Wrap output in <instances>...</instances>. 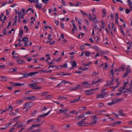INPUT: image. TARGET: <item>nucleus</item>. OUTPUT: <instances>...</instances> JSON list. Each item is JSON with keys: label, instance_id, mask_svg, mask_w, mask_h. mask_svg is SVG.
<instances>
[{"label": "nucleus", "instance_id": "nucleus-1", "mask_svg": "<svg viewBox=\"0 0 132 132\" xmlns=\"http://www.w3.org/2000/svg\"><path fill=\"white\" fill-rule=\"evenodd\" d=\"M67 84H69L70 85H72L73 84L72 83L68 81L65 80H62L59 83L57 84L56 87H60V86H61L62 84L65 85Z\"/></svg>", "mask_w": 132, "mask_h": 132}, {"label": "nucleus", "instance_id": "nucleus-2", "mask_svg": "<svg viewBox=\"0 0 132 132\" xmlns=\"http://www.w3.org/2000/svg\"><path fill=\"white\" fill-rule=\"evenodd\" d=\"M8 110L9 111V114L10 116H14L16 115V114L13 112L14 110L13 109L12 106L10 105L9 106Z\"/></svg>", "mask_w": 132, "mask_h": 132}, {"label": "nucleus", "instance_id": "nucleus-3", "mask_svg": "<svg viewBox=\"0 0 132 132\" xmlns=\"http://www.w3.org/2000/svg\"><path fill=\"white\" fill-rule=\"evenodd\" d=\"M125 92H127L129 94L132 93V81H131L129 84V87L125 91H124L123 93H124Z\"/></svg>", "mask_w": 132, "mask_h": 132}, {"label": "nucleus", "instance_id": "nucleus-4", "mask_svg": "<svg viewBox=\"0 0 132 132\" xmlns=\"http://www.w3.org/2000/svg\"><path fill=\"white\" fill-rule=\"evenodd\" d=\"M37 72H31L28 73L23 74V77L27 78L29 77H33L34 75L38 73Z\"/></svg>", "mask_w": 132, "mask_h": 132}, {"label": "nucleus", "instance_id": "nucleus-5", "mask_svg": "<svg viewBox=\"0 0 132 132\" xmlns=\"http://www.w3.org/2000/svg\"><path fill=\"white\" fill-rule=\"evenodd\" d=\"M121 99L120 98L118 99L117 100L116 99H114L112 100L111 102L109 103L108 104L109 105H112L114 104L119 102L121 101Z\"/></svg>", "mask_w": 132, "mask_h": 132}, {"label": "nucleus", "instance_id": "nucleus-6", "mask_svg": "<svg viewBox=\"0 0 132 132\" xmlns=\"http://www.w3.org/2000/svg\"><path fill=\"white\" fill-rule=\"evenodd\" d=\"M125 67H121V69L123 71H126V72H128L129 73L131 72V70L130 67H126V68H125Z\"/></svg>", "mask_w": 132, "mask_h": 132}, {"label": "nucleus", "instance_id": "nucleus-7", "mask_svg": "<svg viewBox=\"0 0 132 132\" xmlns=\"http://www.w3.org/2000/svg\"><path fill=\"white\" fill-rule=\"evenodd\" d=\"M77 124L80 126H87L88 125V123H87L84 122L81 120V121L78 122L77 123Z\"/></svg>", "mask_w": 132, "mask_h": 132}, {"label": "nucleus", "instance_id": "nucleus-8", "mask_svg": "<svg viewBox=\"0 0 132 132\" xmlns=\"http://www.w3.org/2000/svg\"><path fill=\"white\" fill-rule=\"evenodd\" d=\"M68 111V109H66L64 110L63 108H61L57 112L58 113H62L63 114H64L67 112Z\"/></svg>", "mask_w": 132, "mask_h": 132}, {"label": "nucleus", "instance_id": "nucleus-9", "mask_svg": "<svg viewBox=\"0 0 132 132\" xmlns=\"http://www.w3.org/2000/svg\"><path fill=\"white\" fill-rule=\"evenodd\" d=\"M33 105V103L31 102L26 103L24 105V109L29 108L32 107Z\"/></svg>", "mask_w": 132, "mask_h": 132}, {"label": "nucleus", "instance_id": "nucleus-10", "mask_svg": "<svg viewBox=\"0 0 132 132\" xmlns=\"http://www.w3.org/2000/svg\"><path fill=\"white\" fill-rule=\"evenodd\" d=\"M113 80L112 79L111 80H107L106 81L107 84L105 85V86L106 87L109 86L111 85H113Z\"/></svg>", "mask_w": 132, "mask_h": 132}, {"label": "nucleus", "instance_id": "nucleus-11", "mask_svg": "<svg viewBox=\"0 0 132 132\" xmlns=\"http://www.w3.org/2000/svg\"><path fill=\"white\" fill-rule=\"evenodd\" d=\"M129 82L128 81H127L126 82H124V84L123 85V87L120 88L119 89V90H123L126 89V85Z\"/></svg>", "mask_w": 132, "mask_h": 132}, {"label": "nucleus", "instance_id": "nucleus-12", "mask_svg": "<svg viewBox=\"0 0 132 132\" xmlns=\"http://www.w3.org/2000/svg\"><path fill=\"white\" fill-rule=\"evenodd\" d=\"M92 118L93 119V122H92L90 124L92 125H93L96 123L97 119L96 118V116H94L92 117Z\"/></svg>", "mask_w": 132, "mask_h": 132}, {"label": "nucleus", "instance_id": "nucleus-13", "mask_svg": "<svg viewBox=\"0 0 132 132\" xmlns=\"http://www.w3.org/2000/svg\"><path fill=\"white\" fill-rule=\"evenodd\" d=\"M106 111L105 110L101 111H99V114H100L103 115L105 116H110L108 114H106Z\"/></svg>", "mask_w": 132, "mask_h": 132}, {"label": "nucleus", "instance_id": "nucleus-14", "mask_svg": "<svg viewBox=\"0 0 132 132\" xmlns=\"http://www.w3.org/2000/svg\"><path fill=\"white\" fill-rule=\"evenodd\" d=\"M85 94L87 95H90L93 94L94 92H92L91 89L84 91Z\"/></svg>", "mask_w": 132, "mask_h": 132}, {"label": "nucleus", "instance_id": "nucleus-15", "mask_svg": "<svg viewBox=\"0 0 132 132\" xmlns=\"http://www.w3.org/2000/svg\"><path fill=\"white\" fill-rule=\"evenodd\" d=\"M105 95L104 94H103V93L99 94L97 95L96 98L98 99L102 98L104 97V96Z\"/></svg>", "mask_w": 132, "mask_h": 132}, {"label": "nucleus", "instance_id": "nucleus-16", "mask_svg": "<svg viewBox=\"0 0 132 132\" xmlns=\"http://www.w3.org/2000/svg\"><path fill=\"white\" fill-rule=\"evenodd\" d=\"M116 82L117 83V85H116L115 86L113 87H112L113 88V90L114 89H115L116 88L118 87L119 86V85L120 84V82H119V78H118L116 79L115 80Z\"/></svg>", "mask_w": 132, "mask_h": 132}, {"label": "nucleus", "instance_id": "nucleus-17", "mask_svg": "<svg viewBox=\"0 0 132 132\" xmlns=\"http://www.w3.org/2000/svg\"><path fill=\"white\" fill-rule=\"evenodd\" d=\"M51 112V111H48L47 113L45 114H41L40 115H39L38 116V118H44V117H45L46 116L50 114V113Z\"/></svg>", "mask_w": 132, "mask_h": 132}, {"label": "nucleus", "instance_id": "nucleus-18", "mask_svg": "<svg viewBox=\"0 0 132 132\" xmlns=\"http://www.w3.org/2000/svg\"><path fill=\"white\" fill-rule=\"evenodd\" d=\"M81 84L84 85H85L83 86L85 87H89L91 86L89 84L87 81L82 82L81 83Z\"/></svg>", "mask_w": 132, "mask_h": 132}, {"label": "nucleus", "instance_id": "nucleus-19", "mask_svg": "<svg viewBox=\"0 0 132 132\" xmlns=\"http://www.w3.org/2000/svg\"><path fill=\"white\" fill-rule=\"evenodd\" d=\"M8 78L7 77L5 76H0V81H7Z\"/></svg>", "mask_w": 132, "mask_h": 132}, {"label": "nucleus", "instance_id": "nucleus-20", "mask_svg": "<svg viewBox=\"0 0 132 132\" xmlns=\"http://www.w3.org/2000/svg\"><path fill=\"white\" fill-rule=\"evenodd\" d=\"M13 85L15 86H21L25 85V84L24 83H20L19 82L15 83Z\"/></svg>", "mask_w": 132, "mask_h": 132}, {"label": "nucleus", "instance_id": "nucleus-21", "mask_svg": "<svg viewBox=\"0 0 132 132\" xmlns=\"http://www.w3.org/2000/svg\"><path fill=\"white\" fill-rule=\"evenodd\" d=\"M28 85L30 88L35 89L36 86V84L35 83H30Z\"/></svg>", "mask_w": 132, "mask_h": 132}, {"label": "nucleus", "instance_id": "nucleus-22", "mask_svg": "<svg viewBox=\"0 0 132 132\" xmlns=\"http://www.w3.org/2000/svg\"><path fill=\"white\" fill-rule=\"evenodd\" d=\"M36 97L35 96H31L28 97L27 99L30 100H35L36 99Z\"/></svg>", "mask_w": 132, "mask_h": 132}, {"label": "nucleus", "instance_id": "nucleus-23", "mask_svg": "<svg viewBox=\"0 0 132 132\" xmlns=\"http://www.w3.org/2000/svg\"><path fill=\"white\" fill-rule=\"evenodd\" d=\"M16 61L19 64L25 63H26V62L25 61L21 60L20 59H18L16 60Z\"/></svg>", "mask_w": 132, "mask_h": 132}, {"label": "nucleus", "instance_id": "nucleus-24", "mask_svg": "<svg viewBox=\"0 0 132 132\" xmlns=\"http://www.w3.org/2000/svg\"><path fill=\"white\" fill-rule=\"evenodd\" d=\"M36 7L40 10L42 8V6L41 4L38 3L36 4Z\"/></svg>", "mask_w": 132, "mask_h": 132}, {"label": "nucleus", "instance_id": "nucleus-25", "mask_svg": "<svg viewBox=\"0 0 132 132\" xmlns=\"http://www.w3.org/2000/svg\"><path fill=\"white\" fill-rule=\"evenodd\" d=\"M78 69L82 71H85L87 70L88 68H85L84 67H79L78 68Z\"/></svg>", "mask_w": 132, "mask_h": 132}, {"label": "nucleus", "instance_id": "nucleus-26", "mask_svg": "<svg viewBox=\"0 0 132 132\" xmlns=\"http://www.w3.org/2000/svg\"><path fill=\"white\" fill-rule=\"evenodd\" d=\"M101 28L102 29L104 28L105 27V23L104 22V21L103 20H101Z\"/></svg>", "mask_w": 132, "mask_h": 132}, {"label": "nucleus", "instance_id": "nucleus-27", "mask_svg": "<svg viewBox=\"0 0 132 132\" xmlns=\"http://www.w3.org/2000/svg\"><path fill=\"white\" fill-rule=\"evenodd\" d=\"M80 97H79L78 98H77L74 100H71L70 101V103H73L77 102L80 100Z\"/></svg>", "mask_w": 132, "mask_h": 132}, {"label": "nucleus", "instance_id": "nucleus-28", "mask_svg": "<svg viewBox=\"0 0 132 132\" xmlns=\"http://www.w3.org/2000/svg\"><path fill=\"white\" fill-rule=\"evenodd\" d=\"M52 70H42L40 71V72H44L45 73H50L51 72Z\"/></svg>", "mask_w": 132, "mask_h": 132}, {"label": "nucleus", "instance_id": "nucleus-29", "mask_svg": "<svg viewBox=\"0 0 132 132\" xmlns=\"http://www.w3.org/2000/svg\"><path fill=\"white\" fill-rule=\"evenodd\" d=\"M17 68L16 67L14 68L10 69L9 70V71L10 72H13L16 71Z\"/></svg>", "mask_w": 132, "mask_h": 132}, {"label": "nucleus", "instance_id": "nucleus-30", "mask_svg": "<svg viewBox=\"0 0 132 132\" xmlns=\"http://www.w3.org/2000/svg\"><path fill=\"white\" fill-rule=\"evenodd\" d=\"M118 115L119 116H127L126 114L121 111H120L119 112Z\"/></svg>", "mask_w": 132, "mask_h": 132}, {"label": "nucleus", "instance_id": "nucleus-31", "mask_svg": "<svg viewBox=\"0 0 132 132\" xmlns=\"http://www.w3.org/2000/svg\"><path fill=\"white\" fill-rule=\"evenodd\" d=\"M70 63L72 66H76L77 65L76 62L74 60L73 61L70 62Z\"/></svg>", "mask_w": 132, "mask_h": 132}, {"label": "nucleus", "instance_id": "nucleus-32", "mask_svg": "<svg viewBox=\"0 0 132 132\" xmlns=\"http://www.w3.org/2000/svg\"><path fill=\"white\" fill-rule=\"evenodd\" d=\"M49 93V92L48 91L45 92H42L41 93V96H44L47 94H48Z\"/></svg>", "mask_w": 132, "mask_h": 132}, {"label": "nucleus", "instance_id": "nucleus-33", "mask_svg": "<svg viewBox=\"0 0 132 132\" xmlns=\"http://www.w3.org/2000/svg\"><path fill=\"white\" fill-rule=\"evenodd\" d=\"M23 30H20L19 34V36L20 37H22V35L23 34Z\"/></svg>", "mask_w": 132, "mask_h": 132}, {"label": "nucleus", "instance_id": "nucleus-34", "mask_svg": "<svg viewBox=\"0 0 132 132\" xmlns=\"http://www.w3.org/2000/svg\"><path fill=\"white\" fill-rule=\"evenodd\" d=\"M123 90H122L121 91H121L119 90V89L118 90V91L119 92L118 93H116L115 94V95L116 96H118L120 95L122 93Z\"/></svg>", "mask_w": 132, "mask_h": 132}, {"label": "nucleus", "instance_id": "nucleus-35", "mask_svg": "<svg viewBox=\"0 0 132 132\" xmlns=\"http://www.w3.org/2000/svg\"><path fill=\"white\" fill-rule=\"evenodd\" d=\"M24 125V123H21L20 124H19V125H18L16 126V128H20L22 127Z\"/></svg>", "mask_w": 132, "mask_h": 132}, {"label": "nucleus", "instance_id": "nucleus-36", "mask_svg": "<svg viewBox=\"0 0 132 132\" xmlns=\"http://www.w3.org/2000/svg\"><path fill=\"white\" fill-rule=\"evenodd\" d=\"M85 117V116L84 114H82L81 115H79L78 117H77L76 119L79 120L80 118H82Z\"/></svg>", "mask_w": 132, "mask_h": 132}, {"label": "nucleus", "instance_id": "nucleus-37", "mask_svg": "<svg viewBox=\"0 0 132 132\" xmlns=\"http://www.w3.org/2000/svg\"><path fill=\"white\" fill-rule=\"evenodd\" d=\"M88 17L89 18L90 20L91 21H93L94 20L91 14L90 13H89L88 16Z\"/></svg>", "mask_w": 132, "mask_h": 132}, {"label": "nucleus", "instance_id": "nucleus-38", "mask_svg": "<svg viewBox=\"0 0 132 132\" xmlns=\"http://www.w3.org/2000/svg\"><path fill=\"white\" fill-rule=\"evenodd\" d=\"M22 41L25 42H27L28 41V38L27 37H24L23 38Z\"/></svg>", "mask_w": 132, "mask_h": 132}, {"label": "nucleus", "instance_id": "nucleus-39", "mask_svg": "<svg viewBox=\"0 0 132 132\" xmlns=\"http://www.w3.org/2000/svg\"><path fill=\"white\" fill-rule=\"evenodd\" d=\"M90 52L88 51H86L85 53V56H86L88 57L90 56Z\"/></svg>", "mask_w": 132, "mask_h": 132}, {"label": "nucleus", "instance_id": "nucleus-40", "mask_svg": "<svg viewBox=\"0 0 132 132\" xmlns=\"http://www.w3.org/2000/svg\"><path fill=\"white\" fill-rule=\"evenodd\" d=\"M35 118H33L32 119H30L28 120H27V123L28 124L30 122H32L33 121H35Z\"/></svg>", "mask_w": 132, "mask_h": 132}, {"label": "nucleus", "instance_id": "nucleus-41", "mask_svg": "<svg viewBox=\"0 0 132 132\" xmlns=\"http://www.w3.org/2000/svg\"><path fill=\"white\" fill-rule=\"evenodd\" d=\"M12 124V123L11 122H10L7 124L5 126V127L6 128V129L8 128Z\"/></svg>", "mask_w": 132, "mask_h": 132}, {"label": "nucleus", "instance_id": "nucleus-42", "mask_svg": "<svg viewBox=\"0 0 132 132\" xmlns=\"http://www.w3.org/2000/svg\"><path fill=\"white\" fill-rule=\"evenodd\" d=\"M31 11V12L32 14H33L34 13V10L30 8H29L26 11V12L27 13L28 11Z\"/></svg>", "mask_w": 132, "mask_h": 132}, {"label": "nucleus", "instance_id": "nucleus-43", "mask_svg": "<svg viewBox=\"0 0 132 132\" xmlns=\"http://www.w3.org/2000/svg\"><path fill=\"white\" fill-rule=\"evenodd\" d=\"M36 113V111L35 110L31 113V115L32 117H33L35 116Z\"/></svg>", "mask_w": 132, "mask_h": 132}, {"label": "nucleus", "instance_id": "nucleus-44", "mask_svg": "<svg viewBox=\"0 0 132 132\" xmlns=\"http://www.w3.org/2000/svg\"><path fill=\"white\" fill-rule=\"evenodd\" d=\"M48 65H51L52 64H55V62L54 61L53 59L52 61L50 62H48Z\"/></svg>", "mask_w": 132, "mask_h": 132}, {"label": "nucleus", "instance_id": "nucleus-45", "mask_svg": "<svg viewBox=\"0 0 132 132\" xmlns=\"http://www.w3.org/2000/svg\"><path fill=\"white\" fill-rule=\"evenodd\" d=\"M129 73L128 72H126L122 76L123 78H124L126 77L129 74Z\"/></svg>", "mask_w": 132, "mask_h": 132}, {"label": "nucleus", "instance_id": "nucleus-46", "mask_svg": "<svg viewBox=\"0 0 132 132\" xmlns=\"http://www.w3.org/2000/svg\"><path fill=\"white\" fill-rule=\"evenodd\" d=\"M92 15H93V16H94V17L93 18L94 22H95L96 23H97V21H95V20H96V15L94 14H93Z\"/></svg>", "mask_w": 132, "mask_h": 132}, {"label": "nucleus", "instance_id": "nucleus-47", "mask_svg": "<svg viewBox=\"0 0 132 132\" xmlns=\"http://www.w3.org/2000/svg\"><path fill=\"white\" fill-rule=\"evenodd\" d=\"M98 105L100 108L103 107H104V104L103 103H99L98 104Z\"/></svg>", "mask_w": 132, "mask_h": 132}, {"label": "nucleus", "instance_id": "nucleus-48", "mask_svg": "<svg viewBox=\"0 0 132 132\" xmlns=\"http://www.w3.org/2000/svg\"><path fill=\"white\" fill-rule=\"evenodd\" d=\"M61 59V57H60L58 59H54L53 60L55 62H57L60 61Z\"/></svg>", "mask_w": 132, "mask_h": 132}, {"label": "nucleus", "instance_id": "nucleus-49", "mask_svg": "<svg viewBox=\"0 0 132 132\" xmlns=\"http://www.w3.org/2000/svg\"><path fill=\"white\" fill-rule=\"evenodd\" d=\"M24 100H21L17 101L16 103L17 104H19L20 103H22L23 102Z\"/></svg>", "mask_w": 132, "mask_h": 132}, {"label": "nucleus", "instance_id": "nucleus-50", "mask_svg": "<svg viewBox=\"0 0 132 132\" xmlns=\"http://www.w3.org/2000/svg\"><path fill=\"white\" fill-rule=\"evenodd\" d=\"M127 3L129 6H130L132 4V2L130 0H127Z\"/></svg>", "mask_w": 132, "mask_h": 132}, {"label": "nucleus", "instance_id": "nucleus-51", "mask_svg": "<svg viewBox=\"0 0 132 132\" xmlns=\"http://www.w3.org/2000/svg\"><path fill=\"white\" fill-rule=\"evenodd\" d=\"M120 26L121 27V28L120 29V30L122 32L123 36H125V34L123 30H122V26Z\"/></svg>", "mask_w": 132, "mask_h": 132}, {"label": "nucleus", "instance_id": "nucleus-52", "mask_svg": "<svg viewBox=\"0 0 132 132\" xmlns=\"http://www.w3.org/2000/svg\"><path fill=\"white\" fill-rule=\"evenodd\" d=\"M45 97L46 99H48L49 98H52L53 97V96L52 95H48L45 96Z\"/></svg>", "mask_w": 132, "mask_h": 132}, {"label": "nucleus", "instance_id": "nucleus-53", "mask_svg": "<svg viewBox=\"0 0 132 132\" xmlns=\"http://www.w3.org/2000/svg\"><path fill=\"white\" fill-rule=\"evenodd\" d=\"M34 127L33 125H32V126L29 127L27 129V130H31L32 129L34 128Z\"/></svg>", "mask_w": 132, "mask_h": 132}, {"label": "nucleus", "instance_id": "nucleus-54", "mask_svg": "<svg viewBox=\"0 0 132 132\" xmlns=\"http://www.w3.org/2000/svg\"><path fill=\"white\" fill-rule=\"evenodd\" d=\"M80 11L81 12V13L83 15L86 16L87 15V13H85L84 11H82L80 10Z\"/></svg>", "mask_w": 132, "mask_h": 132}, {"label": "nucleus", "instance_id": "nucleus-55", "mask_svg": "<svg viewBox=\"0 0 132 132\" xmlns=\"http://www.w3.org/2000/svg\"><path fill=\"white\" fill-rule=\"evenodd\" d=\"M80 110L81 111H84L86 109V108L85 107H80Z\"/></svg>", "mask_w": 132, "mask_h": 132}, {"label": "nucleus", "instance_id": "nucleus-56", "mask_svg": "<svg viewBox=\"0 0 132 132\" xmlns=\"http://www.w3.org/2000/svg\"><path fill=\"white\" fill-rule=\"evenodd\" d=\"M92 114V112L91 111H88L85 113L86 115L90 114Z\"/></svg>", "mask_w": 132, "mask_h": 132}, {"label": "nucleus", "instance_id": "nucleus-57", "mask_svg": "<svg viewBox=\"0 0 132 132\" xmlns=\"http://www.w3.org/2000/svg\"><path fill=\"white\" fill-rule=\"evenodd\" d=\"M49 0H42V1L43 3L46 4L48 3Z\"/></svg>", "mask_w": 132, "mask_h": 132}, {"label": "nucleus", "instance_id": "nucleus-58", "mask_svg": "<svg viewBox=\"0 0 132 132\" xmlns=\"http://www.w3.org/2000/svg\"><path fill=\"white\" fill-rule=\"evenodd\" d=\"M39 118H38L37 120H35V121H34L33 123H36L38 121H41V120Z\"/></svg>", "mask_w": 132, "mask_h": 132}, {"label": "nucleus", "instance_id": "nucleus-59", "mask_svg": "<svg viewBox=\"0 0 132 132\" xmlns=\"http://www.w3.org/2000/svg\"><path fill=\"white\" fill-rule=\"evenodd\" d=\"M91 63V62H89L88 63L85 64V63H83L82 64V65H85V66H88V65H89Z\"/></svg>", "mask_w": 132, "mask_h": 132}, {"label": "nucleus", "instance_id": "nucleus-60", "mask_svg": "<svg viewBox=\"0 0 132 132\" xmlns=\"http://www.w3.org/2000/svg\"><path fill=\"white\" fill-rule=\"evenodd\" d=\"M125 12L127 14H128L130 12V10L129 9H126Z\"/></svg>", "mask_w": 132, "mask_h": 132}, {"label": "nucleus", "instance_id": "nucleus-61", "mask_svg": "<svg viewBox=\"0 0 132 132\" xmlns=\"http://www.w3.org/2000/svg\"><path fill=\"white\" fill-rule=\"evenodd\" d=\"M121 123V121H116L115 122V123L116 125H119Z\"/></svg>", "mask_w": 132, "mask_h": 132}, {"label": "nucleus", "instance_id": "nucleus-62", "mask_svg": "<svg viewBox=\"0 0 132 132\" xmlns=\"http://www.w3.org/2000/svg\"><path fill=\"white\" fill-rule=\"evenodd\" d=\"M7 4L6 2H3L2 3V6H3L6 5Z\"/></svg>", "mask_w": 132, "mask_h": 132}, {"label": "nucleus", "instance_id": "nucleus-63", "mask_svg": "<svg viewBox=\"0 0 132 132\" xmlns=\"http://www.w3.org/2000/svg\"><path fill=\"white\" fill-rule=\"evenodd\" d=\"M52 40V39H48L46 42V43H48L50 42Z\"/></svg>", "mask_w": 132, "mask_h": 132}, {"label": "nucleus", "instance_id": "nucleus-64", "mask_svg": "<svg viewBox=\"0 0 132 132\" xmlns=\"http://www.w3.org/2000/svg\"><path fill=\"white\" fill-rule=\"evenodd\" d=\"M15 128H14L12 127L11 129H10L9 130V132H13L12 131L14 130V129H15Z\"/></svg>", "mask_w": 132, "mask_h": 132}]
</instances>
